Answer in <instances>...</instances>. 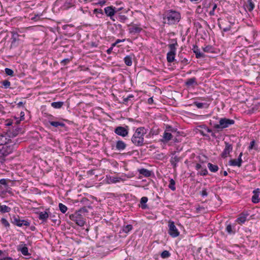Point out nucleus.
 Listing matches in <instances>:
<instances>
[{
  "label": "nucleus",
  "mask_w": 260,
  "mask_h": 260,
  "mask_svg": "<svg viewBox=\"0 0 260 260\" xmlns=\"http://www.w3.org/2000/svg\"><path fill=\"white\" fill-rule=\"evenodd\" d=\"M125 179L121 177H113L110 176H106V181L108 184H112L119 182L120 181H124Z\"/></svg>",
  "instance_id": "6e6552de"
},
{
  "label": "nucleus",
  "mask_w": 260,
  "mask_h": 260,
  "mask_svg": "<svg viewBox=\"0 0 260 260\" xmlns=\"http://www.w3.org/2000/svg\"><path fill=\"white\" fill-rule=\"evenodd\" d=\"M105 13L107 15V16L110 17V18L114 21L115 20L112 18V17L115 15L116 11L115 10V8H113L112 6H109L106 7L104 9Z\"/></svg>",
  "instance_id": "f8f14e48"
},
{
  "label": "nucleus",
  "mask_w": 260,
  "mask_h": 260,
  "mask_svg": "<svg viewBox=\"0 0 260 260\" xmlns=\"http://www.w3.org/2000/svg\"><path fill=\"white\" fill-rule=\"evenodd\" d=\"M248 149L249 150H251L252 149H256L255 147V141L254 140L250 142V145L248 147Z\"/></svg>",
  "instance_id": "c03bdc74"
},
{
  "label": "nucleus",
  "mask_w": 260,
  "mask_h": 260,
  "mask_svg": "<svg viewBox=\"0 0 260 260\" xmlns=\"http://www.w3.org/2000/svg\"><path fill=\"white\" fill-rule=\"evenodd\" d=\"M69 62H70V59H68V58H67V59H63L61 61V63L62 64H63V65H65V64H66L67 63H68Z\"/></svg>",
  "instance_id": "5fc2aeb1"
},
{
  "label": "nucleus",
  "mask_w": 260,
  "mask_h": 260,
  "mask_svg": "<svg viewBox=\"0 0 260 260\" xmlns=\"http://www.w3.org/2000/svg\"><path fill=\"white\" fill-rule=\"evenodd\" d=\"M132 229L133 226L131 224H127L123 226V231L125 233H127L129 231H131L132 230Z\"/></svg>",
  "instance_id": "72a5a7b5"
},
{
  "label": "nucleus",
  "mask_w": 260,
  "mask_h": 260,
  "mask_svg": "<svg viewBox=\"0 0 260 260\" xmlns=\"http://www.w3.org/2000/svg\"><path fill=\"white\" fill-rule=\"evenodd\" d=\"M233 150V146L231 144L225 142V148L222 152L221 155L222 157L225 158L228 157L230 153Z\"/></svg>",
  "instance_id": "9d476101"
},
{
  "label": "nucleus",
  "mask_w": 260,
  "mask_h": 260,
  "mask_svg": "<svg viewBox=\"0 0 260 260\" xmlns=\"http://www.w3.org/2000/svg\"><path fill=\"white\" fill-rule=\"evenodd\" d=\"M0 184L4 185H7V182L6 179H0Z\"/></svg>",
  "instance_id": "3c124183"
},
{
  "label": "nucleus",
  "mask_w": 260,
  "mask_h": 260,
  "mask_svg": "<svg viewBox=\"0 0 260 260\" xmlns=\"http://www.w3.org/2000/svg\"><path fill=\"white\" fill-rule=\"evenodd\" d=\"M217 8V5L214 4L213 7L212 8V10L209 12V15L210 16H214V11Z\"/></svg>",
  "instance_id": "37998d69"
},
{
  "label": "nucleus",
  "mask_w": 260,
  "mask_h": 260,
  "mask_svg": "<svg viewBox=\"0 0 260 260\" xmlns=\"http://www.w3.org/2000/svg\"><path fill=\"white\" fill-rule=\"evenodd\" d=\"M49 123L53 126L57 127L58 126L64 127V123L59 121H49Z\"/></svg>",
  "instance_id": "4be33fe9"
},
{
  "label": "nucleus",
  "mask_w": 260,
  "mask_h": 260,
  "mask_svg": "<svg viewBox=\"0 0 260 260\" xmlns=\"http://www.w3.org/2000/svg\"><path fill=\"white\" fill-rule=\"evenodd\" d=\"M19 129L18 128V129H16L15 131L13 132L12 133V135L13 137H15L18 134V131H19Z\"/></svg>",
  "instance_id": "6e6d98bb"
},
{
  "label": "nucleus",
  "mask_w": 260,
  "mask_h": 260,
  "mask_svg": "<svg viewBox=\"0 0 260 260\" xmlns=\"http://www.w3.org/2000/svg\"><path fill=\"white\" fill-rule=\"evenodd\" d=\"M194 105L199 108H202L203 107L204 104L202 103L195 102Z\"/></svg>",
  "instance_id": "8fccbe9b"
},
{
  "label": "nucleus",
  "mask_w": 260,
  "mask_h": 260,
  "mask_svg": "<svg viewBox=\"0 0 260 260\" xmlns=\"http://www.w3.org/2000/svg\"><path fill=\"white\" fill-rule=\"evenodd\" d=\"M252 202L253 203H257L259 202V199H258V194H254L252 197Z\"/></svg>",
  "instance_id": "58836bf2"
},
{
  "label": "nucleus",
  "mask_w": 260,
  "mask_h": 260,
  "mask_svg": "<svg viewBox=\"0 0 260 260\" xmlns=\"http://www.w3.org/2000/svg\"><path fill=\"white\" fill-rule=\"evenodd\" d=\"M203 49L205 52L209 53L213 52V48L210 45L206 46V47L203 48Z\"/></svg>",
  "instance_id": "4c0bfd02"
},
{
  "label": "nucleus",
  "mask_w": 260,
  "mask_h": 260,
  "mask_svg": "<svg viewBox=\"0 0 260 260\" xmlns=\"http://www.w3.org/2000/svg\"><path fill=\"white\" fill-rule=\"evenodd\" d=\"M119 19L121 22H124L127 18L125 15H120L119 16Z\"/></svg>",
  "instance_id": "49530a36"
},
{
  "label": "nucleus",
  "mask_w": 260,
  "mask_h": 260,
  "mask_svg": "<svg viewBox=\"0 0 260 260\" xmlns=\"http://www.w3.org/2000/svg\"><path fill=\"white\" fill-rule=\"evenodd\" d=\"M124 60L125 63L127 66H132V57H130L129 56H126L124 58Z\"/></svg>",
  "instance_id": "c85d7f7f"
},
{
  "label": "nucleus",
  "mask_w": 260,
  "mask_h": 260,
  "mask_svg": "<svg viewBox=\"0 0 260 260\" xmlns=\"http://www.w3.org/2000/svg\"><path fill=\"white\" fill-rule=\"evenodd\" d=\"M14 147L12 145L8 143L2 145L1 149L2 153L3 155H7L13 151Z\"/></svg>",
  "instance_id": "0eeeda50"
},
{
  "label": "nucleus",
  "mask_w": 260,
  "mask_h": 260,
  "mask_svg": "<svg viewBox=\"0 0 260 260\" xmlns=\"http://www.w3.org/2000/svg\"><path fill=\"white\" fill-rule=\"evenodd\" d=\"M172 138V135L170 132H168L167 131H165L163 139L165 141H169Z\"/></svg>",
  "instance_id": "aec40b11"
},
{
  "label": "nucleus",
  "mask_w": 260,
  "mask_h": 260,
  "mask_svg": "<svg viewBox=\"0 0 260 260\" xmlns=\"http://www.w3.org/2000/svg\"><path fill=\"white\" fill-rule=\"evenodd\" d=\"M248 5H247V9L249 11H252L254 8V5L253 3L252 0H248Z\"/></svg>",
  "instance_id": "cd10ccee"
},
{
  "label": "nucleus",
  "mask_w": 260,
  "mask_h": 260,
  "mask_svg": "<svg viewBox=\"0 0 260 260\" xmlns=\"http://www.w3.org/2000/svg\"><path fill=\"white\" fill-rule=\"evenodd\" d=\"M170 255H171L170 253L169 252V251H167V250L163 251L160 254V256H161V258H168L170 256Z\"/></svg>",
  "instance_id": "c756f323"
},
{
  "label": "nucleus",
  "mask_w": 260,
  "mask_h": 260,
  "mask_svg": "<svg viewBox=\"0 0 260 260\" xmlns=\"http://www.w3.org/2000/svg\"><path fill=\"white\" fill-rule=\"evenodd\" d=\"M195 83H196V79L195 78H192L186 81V84L188 86H190Z\"/></svg>",
  "instance_id": "e433bc0d"
},
{
  "label": "nucleus",
  "mask_w": 260,
  "mask_h": 260,
  "mask_svg": "<svg viewBox=\"0 0 260 260\" xmlns=\"http://www.w3.org/2000/svg\"><path fill=\"white\" fill-rule=\"evenodd\" d=\"M129 32L131 34H137L141 31L142 28L140 25L137 24L132 25L131 27L129 28Z\"/></svg>",
  "instance_id": "4468645a"
},
{
  "label": "nucleus",
  "mask_w": 260,
  "mask_h": 260,
  "mask_svg": "<svg viewBox=\"0 0 260 260\" xmlns=\"http://www.w3.org/2000/svg\"><path fill=\"white\" fill-rule=\"evenodd\" d=\"M166 131H167L168 132H173L174 131V129L171 126H168L167 127V129Z\"/></svg>",
  "instance_id": "864d4df0"
},
{
  "label": "nucleus",
  "mask_w": 260,
  "mask_h": 260,
  "mask_svg": "<svg viewBox=\"0 0 260 260\" xmlns=\"http://www.w3.org/2000/svg\"><path fill=\"white\" fill-rule=\"evenodd\" d=\"M3 85L6 88H9L11 85V83L8 80H4L3 82Z\"/></svg>",
  "instance_id": "79ce46f5"
},
{
  "label": "nucleus",
  "mask_w": 260,
  "mask_h": 260,
  "mask_svg": "<svg viewBox=\"0 0 260 260\" xmlns=\"http://www.w3.org/2000/svg\"><path fill=\"white\" fill-rule=\"evenodd\" d=\"M70 218L80 226H83L85 222V219L83 218L82 215L77 211L74 214L70 215Z\"/></svg>",
  "instance_id": "20e7f679"
},
{
  "label": "nucleus",
  "mask_w": 260,
  "mask_h": 260,
  "mask_svg": "<svg viewBox=\"0 0 260 260\" xmlns=\"http://www.w3.org/2000/svg\"><path fill=\"white\" fill-rule=\"evenodd\" d=\"M8 136L7 134H0V145L6 144L9 142L10 139L8 138Z\"/></svg>",
  "instance_id": "2eb2a0df"
},
{
  "label": "nucleus",
  "mask_w": 260,
  "mask_h": 260,
  "mask_svg": "<svg viewBox=\"0 0 260 260\" xmlns=\"http://www.w3.org/2000/svg\"><path fill=\"white\" fill-rule=\"evenodd\" d=\"M1 222L5 227L8 228L10 226V224L6 219L2 218L1 219Z\"/></svg>",
  "instance_id": "ea45409f"
},
{
  "label": "nucleus",
  "mask_w": 260,
  "mask_h": 260,
  "mask_svg": "<svg viewBox=\"0 0 260 260\" xmlns=\"http://www.w3.org/2000/svg\"><path fill=\"white\" fill-rule=\"evenodd\" d=\"M139 173L146 177H149L151 175V172L145 169H142L140 170Z\"/></svg>",
  "instance_id": "5701e85b"
},
{
  "label": "nucleus",
  "mask_w": 260,
  "mask_h": 260,
  "mask_svg": "<svg viewBox=\"0 0 260 260\" xmlns=\"http://www.w3.org/2000/svg\"><path fill=\"white\" fill-rule=\"evenodd\" d=\"M174 43L169 45L170 51L167 54V59L169 62H172L175 59L176 51V46L178 45V44L176 40H174Z\"/></svg>",
  "instance_id": "7ed1b4c3"
},
{
  "label": "nucleus",
  "mask_w": 260,
  "mask_h": 260,
  "mask_svg": "<svg viewBox=\"0 0 260 260\" xmlns=\"http://www.w3.org/2000/svg\"><path fill=\"white\" fill-rule=\"evenodd\" d=\"M48 214L47 212H42L39 214V219L46 220L48 218Z\"/></svg>",
  "instance_id": "393cba45"
},
{
  "label": "nucleus",
  "mask_w": 260,
  "mask_h": 260,
  "mask_svg": "<svg viewBox=\"0 0 260 260\" xmlns=\"http://www.w3.org/2000/svg\"><path fill=\"white\" fill-rule=\"evenodd\" d=\"M94 11H95V12H99V13H102V14L103 13V12H102V10L101 9H100V10H99V9H95V10H94Z\"/></svg>",
  "instance_id": "774afa93"
},
{
  "label": "nucleus",
  "mask_w": 260,
  "mask_h": 260,
  "mask_svg": "<svg viewBox=\"0 0 260 260\" xmlns=\"http://www.w3.org/2000/svg\"><path fill=\"white\" fill-rule=\"evenodd\" d=\"M243 155L242 152L240 153L239 157L238 159H231L230 161V165L233 166H238L240 167L241 166V164L242 162L241 157Z\"/></svg>",
  "instance_id": "ddd939ff"
},
{
  "label": "nucleus",
  "mask_w": 260,
  "mask_h": 260,
  "mask_svg": "<svg viewBox=\"0 0 260 260\" xmlns=\"http://www.w3.org/2000/svg\"><path fill=\"white\" fill-rule=\"evenodd\" d=\"M201 194L202 195V197H206L208 195V193L206 191V189H203L201 192Z\"/></svg>",
  "instance_id": "603ef678"
},
{
  "label": "nucleus",
  "mask_w": 260,
  "mask_h": 260,
  "mask_svg": "<svg viewBox=\"0 0 260 260\" xmlns=\"http://www.w3.org/2000/svg\"><path fill=\"white\" fill-rule=\"evenodd\" d=\"M114 47H112V46L111 45V47L109 48L107 50V53L108 54H111V53L112 52V50H113V48Z\"/></svg>",
  "instance_id": "13d9d810"
},
{
  "label": "nucleus",
  "mask_w": 260,
  "mask_h": 260,
  "mask_svg": "<svg viewBox=\"0 0 260 260\" xmlns=\"http://www.w3.org/2000/svg\"><path fill=\"white\" fill-rule=\"evenodd\" d=\"M0 260H13V259L10 257H7L3 258H0Z\"/></svg>",
  "instance_id": "0e129e2a"
},
{
  "label": "nucleus",
  "mask_w": 260,
  "mask_h": 260,
  "mask_svg": "<svg viewBox=\"0 0 260 260\" xmlns=\"http://www.w3.org/2000/svg\"><path fill=\"white\" fill-rule=\"evenodd\" d=\"M226 231L230 234L235 233V231L233 230V228L231 224H227L226 227Z\"/></svg>",
  "instance_id": "c9c22d12"
},
{
  "label": "nucleus",
  "mask_w": 260,
  "mask_h": 260,
  "mask_svg": "<svg viewBox=\"0 0 260 260\" xmlns=\"http://www.w3.org/2000/svg\"><path fill=\"white\" fill-rule=\"evenodd\" d=\"M11 210V208L6 205H0V212L2 213H8Z\"/></svg>",
  "instance_id": "412c9836"
},
{
  "label": "nucleus",
  "mask_w": 260,
  "mask_h": 260,
  "mask_svg": "<svg viewBox=\"0 0 260 260\" xmlns=\"http://www.w3.org/2000/svg\"><path fill=\"white\" fill-rule=\"evenodd\" d=\"M198 174L201 176H205L208 174V171L205 167H203L202 169L199 171Z\"/></svg>",
  "instance_id": "2f4dec72"
},
{
  "label": "nucleus",
  "mask_w": 260,
  "mask_h": 260,
  "mask_svg": "<svg viewBox=\"0 0 260 260\" xmlns=\"http://www.w3.org/2000/svg\"><path fill=\"white\" fill-rule=\"evenodd\" d=\"M18 250L20 251L22 254L25 256L29 255L27 247L25 244H21L19 246Z\"/></svg>",
  "instance_id": "dca6fc26"
},
{
  "label": "nucleus",
  "mask_w": 260,
  "mask_h": 260,
  "mask_svg": "<svg viewBox=\"0 0 260 260\" xmlns=\"http://www.w3.org/2000/svg\"><path fill=\"white\" fill-rule=\"evenodd\" d=\"M192 50L193 52L196 54L197 58H199L205 57L204 54L200 52V49L198 48L197 46H194Z\"/></svg>",
  "instance_id": "a211bd4d"
},
{
  "label": "nucleus",
  "mask_w": 260,
  "mask_h": 260,
  "mask_svg": "<svg viewBox=\"0 0 260 260\" xmlns=\"http://www.w3.org/2000/svg\"><path fill=\"white\" fill-rule=\"evenodd\" d=\"M126 144L122 141H118L116 142V148L118 150H123L126 148Z\"/></svg>",
  "instance_id": "f3484780"
},
{
  "label": "nucleus",
  "mask_w": 260,
  "mask_h": 260,
  "mask_svg": "<svg viewBox=\"0 0 260 260\" xmlns=\"http://www.w3.org/2000/svg\"><path fill=\"white\" fill-rule=\"evenodd\" d=\"M133 97H134V96H133V95H129V96H127L126 98H125V99H124V102H127V101L130 99V98H133Z\"/></svg>",
  "instance_id": "bf43d9fd"
},
{
  "label": "nucleus",
  "mask_w": 260,
  "mask_h": 260,
  "mask_svg": "<svg viewBox=\"0 0 260 260\" xmlns=\"http://www.w3.org/2000/svg\"><path fill=\"white\" fill-rule=\"evenodd\" d=\"M202 168H203V166L200 164H197L196 166V169L197 170H200L201 169H202Z\"/></svg>",
  "instance_id": "4d7b16f0"
},
{
  "label": "nucleus",
  "mask_w": 260,
  "mask_h": 260,
  "mask_svg": "<svg viewBox=\"0 0 260 260\" xmlns=\"http://www.w3.org/2000/svg\"><path fill=\"white\" fill-rule=\"evenodd\" d=\"M77 212H79L80 214L87 212V210L85 207H83L79 210Z\"/></svg>",
  "instance_id": "09e8293b"
},
{
  "label": "nucleus",
  "mask_w": 260,
  "mask_h": 260,
  "mask_svg": "<svg viewBox=\"0 0 260 260\" xmlns=\"http://www.w3.org/2000/svg\"><path fill=\"white\" fill-rule=\"evenodd\" d=\"M146 133L147 129L144 127L137 128L132 138V142L137 146H143L144 141V136Z\"/></svg>",
  "instance_id": "f257e3e1"
},
{
  "label": "nucleus",
  "mask_w": 260,
  "mask_h": 260,
  "mask_svg": "<svg viewBox=\"0 0 260 260\" xmlns=\"http://www.w3.org/2000/svg\"><path fill=\"white\" fill-rule=\"evenodd\" d=\"M260 191V190L259 188H257L256 189H255L253 191V193L254 194H258Z\"/></svg>",
  "instance_id": "680f3d73"
},
{
  "label": "nucleus",
  "mask_w": 260,
  "mask_h": 260,
  "mask_svg": "<svg viewBox=\"0 0 260 260\" xmlns=\"http://www.w3.org/2000/svg\"><path fill=\"white\" fill-rule=\"evenodd\" d=\"M234 122V120L232 119L225 118H221L219 120V124H215L214 127L217 129H223L233 124Z\"/></svg>",
  "instance_id": "39448f33"
},
{
  "label": "nucleus",
  "mask_w": 260,
  "mask_h": 260,
  "mask_svg": "<svg viewBox=\"0 0 260 260\" xmlns=\"http://www.w3.org/2000/svg\"><path fill=\"white\" fill-rule=\"evenodd\" d=\"M168 186L169 188H170L173 191H174L176 189L175 181L173 179H171L170 180Z\"/></svg>",
  "instance_id": "bb28decb"
},
{
  "label": "nucleus",
  "mask_w": 260,
  "mask_h": 260,
  "mask_svg": "<svg viewBox=\"0 0 260 260\" xmlns=\"http://www.w3.org/2000/svg\"><path fill=\"white\" fill-rule=\"evenodd\" d=\"M58 206L59 208V210L62 213H66V211H67L68 208L67 206L63 205V204L59 203Z\"/></svg>",
  "instance_id": "f704fd0d"
},
{
  "label": "nucleus",
  "mask_w": 260,
  "mask_h": 260,
  "mask_svg": "<svg viewBox=\"0 0 260 260\" xmlns=\"http://www.w3.org/2000/svg\"><path fill=\"white\" fill-rule=\"evenodd\" d=\"M63 105V103L62 102H53L51 103V106L54 108L58 109L60 108L62 105Z\"/></svg>",
  "instance_id": "a878e982"
},
{
  "label": "nucleus",
  "mask_w": 260,
  "mask_h": 260,
  "mask_svg": "<svg viewBox=\"0 0 260 260\" xmlns=\"http://www.w3.org/2000/svg\"><path fill=\"white\" fill-rule=\"evenodd\" d=\"M169 234L172 237H177L179 235V232L176 226L175 225L174 222L172 221H169Z\"/></svg>",
  "instance_id": "423d86ee"
},
{
  "label": "nucleus",
  "mask_w": 260,
  "mask_h": 260,
  "mask_svg": "<svg viewBox=\"0 0 260 260\" xmlns=\"http://www.w3.org/2000/svg\"><path fill=\"white\" fill-rule=\"evenodd\" d=\"M208 167L210 171L212 172H216L218 171V167L216 165H213L211 163L208 164Z\"/></svg>",
  "instance_id": "b1692460"
},
{
  "label": "nucleus",
  "mask_w": 260,
  "mask_h": 260,
  "mask_svg": "<svg viewBox=\"0 0 260 260\" xmlns=\"http://www.w3.org/2000/svg\"><path fill=\"white\" fill-rule=\"evenodd\" d=\"M114 132L118 135L120 136L121 137H124L128 135V130L122 126H118L117 127L115 130Z\"/></svg>",
  "instance_id": "1a4fd4ad"
},
{
  "label": "nucleus",
  "mask_w": 260,
  "mask_h": 260,
  "mask_svg": "<svg viewBox=\"0 0 260 260\" xmlns=\"http://www.w3.org/2000/svg\"><path fill=\"white\" fill-rule=\"evenodd\" d=\"M180 14L174 10L166 11L163 16L164 22L168 24H174L178 23L180 21Z\"/></svg>",
  "instance_id": "f03ea898"
},
{
  "label": "nucleus",
  "mask_w": 260,
  "mask_h": 260,
  "mask_svg": "<svg viewBox=\"0 0 260 260\" xmlns=\"http://www.w3.org/2000/svg\"><path fill=\"white\" fill-rule=\"evenodd\" d=\"M125 41V39H123V40H120V39H117L115 43H113L112 44V47H115L117 44L120 43V42H123Z\"/></svg>",
  "instance_id": "a18cd8bd"
},
{
  "label": "nucleus",
  "mask_w": 260,
  "mask_h": 260,
  "mask_svg": "<svg viewBox=\"0 0 260 260\" xmlns=\"http://www.w3.org/2000/svg\"><path fill=\"white\" fill-rule=\"evenodd\" d=\"M246 220V217L245 215H240L237 219V221L240 223H243Z\"/></svg>",
  "instance_id": "7c9ffc66"
},
{
  "label": "nucleus",
  "mask_w": 260,
  "mask_h": 260,
  "mask_svg": "<svg viewBox=\"0 0 260 260\" xmlns=\"http://www.w3.org/2000/svg\"><path fill=\"white\" fill-rule=\"evenodd\" d=\"M5 73L7 75L13 76L14 74V72L12 70L9 69V68H6L5 69Z\"/></svg>",
  "instance_id": "a19ab883"
},
{
  "label": "nucleus",
  "mask_w": 260,
  "mask_h": 260,
  "mask_svg": "<svg viewBox=\"0 0 260 260\" xmlns=\"http://www.w3.org/2000/svg\"><path fill=\"white\" fill-rule=\"evenodd\" d=\"M106 1H100L98 3V4H99L100 6H103L105 4Z\"/></svg>",
  "instance_id": "e2e57ef3"
},
{
  "label": "nucleus",
  "mask_w": 260,
  "mask_h": 260,
  "mask_svg": "<svg viewBox=\"0 0 260 260\" xmlns=\"http://www.w3.org/2000/svg\"><path fill=\"white\" fill-rule=\"evenodd\" d=\"M203 12V8L201 6H198L196 9V12L197 13L200 14Z\"/></svg>",
  "instance_id": "de8ad7c7"
},
{
  "label": "nucleus",
  "mask_w": 260,
  "mask_h": 260,
  "mask_svg": "<svg viewBox=\"0 0 260 260\" xmlns=\"http://www.w3.org/2000/svg\"><path fill=\"white\" fill-rule=\"evenodd\" d=\"M179 161V158L177 156H174L171 159V163L173 165V167H176L177 162Z\"/></svg>",
  "instance_id": "473e14b6"
},
{
  "label": "nucleus",
  "mask_w": 260,
  "mask_h": 260,
  "mask_svg": "<svg viewBox=\"0 0 260 260\" xmlns=\"http://www.w3.org/2000/svg\"><path fill=\"white\" fill-rule=\"evenodd\" d=\"M153 102V100L152 98H150L148 99V103L149 104H152Z\"/></svg>",
  "instance_id": "052dcab7"
},
{
  "label": "nucleus",
  "mask_w": 260,
  "mask_h": 260,
  "mask_svg": "<svg viewBox=\"0 0 260 260\" xmlns=\"http://www.w3.org/2000/svg\"><path fill=\"white\" fill-rule=\"evenodd\" d=\"M20 116H21V120L22 119H24V113L23 112H21V113H20Z\"/></svg>",
  "instance_id": "338daca9"
},
{
  "label": "nucleus",
  "mask_w": 260,
  "mask_h": 260,
  "mask_svg": "<svg viewBox=\"0 0 260 260\" xmlns=\"http://www.w3.org/2000/svg\"><path fill=\"white\" fill-rule=\"evenodd\" d=\"M5 160L4 157L3 156H0V164H2L4 162Z\"/></svg>",
  "instance_id": "69168bd1"
},
{
  "label": "nucleus",
  "mask_w": 260,
  "mask_h": 260,
  "mask_svg": "<svg viewBox=\"0 0 260 260\" xmlns=\"http://www.w3.org/2000/svg\"><path fill=\"white\" fill-rule=\"evenodd\" d=\"M148 201V198L146 197H143L141 198L140 203V207L143 209H145L148 208L146 203Z\"/></svg>",
  "instance_id": "6ab92c4d"
},
{
  "label": "nucleus",
  "mask_w": 260,
  "mask_h": 260,
  "mask_svg": "<svg viewBox=\"0 0 260 260\" xmlns=\"http://www.w3.org/2000/svg\"><path fill=\"white\" fill-rule=\"evenodd\" d=\"M12 223L18 226H22V225L29 226V222L27 220H21L19 217H14Z\"/></svg>",
  "instance_id": "9b49d317"
}]
</instances>
